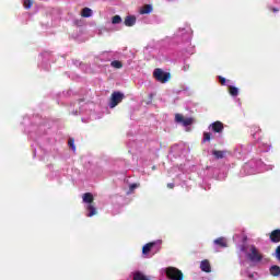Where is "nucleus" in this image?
Masks as SVG:
<instances>
[{
    "label": "nucleus",
    "instance_id": "obj_1",
    "mask_svg": "<svg viewBox=\"0 0 280 280\" xmlns=\"http://www.w3.org/2000/svg\"><path fill=\"white\" fill-rule=\"evenodd\" d=\"M165 275H166L167 279H170V280H183L184 279L183 271H180L176 267H167L165 269Z\"/></svg>",
    "mask_w": 280,
    "mask_h": 280
},
{
    "label": "nucleus",
    "instance_id": "obj_2",
    "mask_svg": "<svg viewBox=\"0 0 280 280\" xmlns=\"http://www.w3.org/2000/svg\"><path fill=\"white\" fill-rule=\"evenodd\" d=\"M153 78H155L158 82L165 84V82L172 78V74L170 72H164L163 69L158 68L153 71Z\"/></svg>",
    "mask_w": 280,
    "mask_h": 280
},
{
    "label": "nucleus",
    "instance_id": "obj_3",
    "mask_svg": "<svg viewBox=\"0 0 280 280\" xmlns=\"http://www.w3.org/2000/svg\"><path fill=\"white\" fill-rule=\"evenodd\" d=\"M124 93L121 92H113L109 101V108H115L117 105L121 104L124 102Z\"/></svg>",
    "mask_w": 280,
    "mask_h": 280
},
{
    "label": "nucleus",
    "instance_id": "obj_4",
    "mask_svg": "<svg viewBox=\"0 0 280 280\" xmlns=\"http://www.w3.org/2000/svg\"><path fill=\"white\" fill-rule=\"evenodd\" d=\"M161 244H163L162 241H154V242L147 243L142 247V255H149L152 248H155L156 253H159V250H161Z\"/></svg>",
    "mask_w": 280,
    "mask_h": 280
},
{
    "label": "nucleus",
    "instance_id": "obj_5",
    "mask_svg": "<svg viewBox=\"0 0 280 280\" xmlns=\"http://www.w3.org/2000/svg\"><path fill=\"white\" fill-rule=\"evenodd\" d=\"M250 253L247 255L249 261H261L264 259V256L257 250V247L255 245H250Z\"/></svg>",
    "mask_w": 280,
    "mask_h": 280
},
{
    "label": "nucleus",
    "instance_id": "obj_6",
    "mask_svg": "<svg viewBox=\"0 0 280 280\" xmlns=\"http://www.w3.org/2000/svg\"><path fill=\"white\" fill-rule=\"evenodd\" d=\"M175 121L177 124H183V126H191V124H194V119L185 118L182 114L175 115Z\"/></svg>",
    "mask_w": 280,
    "mask_h": 280
},
{
    "label": "nucleus",
    "instance_id": "obj_7",
    "mask_svg": "<svg viewBox=\"0 0 280 280\" xmlns=\"http://www.w3.org/2000/svg\"><path fill=\"white\" fill-rule=\"evenodd\" d=\"M210 128H212V132H223L224 131V124H222V121H214L210 125Z\"/></svg>",
    "mask_w": 280,
    "mask_h": 280
},
{
    "label": "nucleus",
    "instance_id": "obj_8",
    "mask_svg": "<svg viewBox=\"0 0 280 280\" xmlns=\"http://www.w3.org/2000/svg\"><path fill=\"white\" fill-rule=\"evenodd\" d=\"M269 240H270V242H272L273 244H279V242H280V230H273V231L269 234Z\"/></svg>",
    "mask_w": 280,
    "mask_h": 280
},
{
    "label": "nucleus",
    "instance_id": "obj_9",
    "mask_svg": "<svg viewBox=\"0 0 280 280\" xmlns=\"http://www.w3.org/2000/svg\"><path fill=\"white\" fill-rule=\"evenodd\" d=\"M132 280H150V277L143 273L142 271H133Z\"/></svg>",
    "mask_w": 280,
    "mask_h": 280
},
{
    "label": "nucleus",
    "instance_id": "obj_10",
    "mask_svg": "<svg viewBox=\"0 0 280 280\" xmlns=\"http://www.w3.org/2000/svg\"><path fill=\"white\" fill-rule=\"evenodd\" d=\"M213 244H215V246H219V248H228L229 247V243L226 242V240L224 237H219L215 238L213 241Z\"/></svg>",
    "mask_w": 280,
    "mask_h": 280
},
{
    "label": "nucleus",
    "instance_id": "obj_11",
    "mask_svg": "<svg viewBox=\"0 0 280 280\" xmlns=\"http://www.w3.org/2000/svg\"><path fill=\"white\" fill-rule=\"evenodd\" d=\"M86 211H89V213L86 214L88 218H93V215H97V208H95V203H89L86 206Z\"/></svg>",
    "mask_w": 280,
    "mask_h": 280
},
{
    "label": "nucleus",
    "instance_id": "obj_12",
    "mask_svg": "<svg viewBox=\"0 0 280 280\" xmlns=\"http://www.w3.org/2000/svg\"><path fill=\"white\" fill-rule=\"evenodd\" d=\"M137 23V18L135 15H128L125 18L126 27H132Z\"/></svg>",
    "mask_w": 280,
    "mask_h": 280
},
{
    "label": "nucleus",
    "instance_id": "obj_13",
    "mask_svg": "<svg viewBox=\"0 0 280 280\" xmlns=\"http://www.w3.org/2000/svg\"><path fill=\"white\" fill-rule=\"evenodd\" d=\"M82 198H83V202H85V205H93L94 200H95V198L93 197V194H91V192L83 194Z\"/></svg>",
    "mask_w": 280,
    "mask_h": 280
},
{
    "label": "nucleus",
    "instance_id": "obj_14",
    "mask_svg": "<svg viewBox=\"0 0 280 280\" xmlns=\"http://www.w3.org/2000/svg\"><path fill=\"white\" fill-rule=\"evenodd\" d=\"M200 269L202 270V272H211V264L209 262V260H202L200 264Z\"/></svg>",
    "mask_w": 280,
    "mask_h": 280
},
{
    "label": "nucleus",
    "instance_id": "obj_15",
    "mask_svg": "<svg viewBox=\"0 0 280 280\" xmlns=\"http://www.w3.org/2000/svg\"><path fill=\"white\" fill-rule=\"evenodd\" d=\"M269 272L271 277H280V267L278 265H273L269 268Z\"/></svg>",
    "mask_w": 280,
    "mask_h": 280
},
{
    "label": "nucleus",
    "instance_id": "obj_16",
    "mask_svg": "<svg viewBox=\"0 0 280 280\" xmlns=\"http://www.w3.org/2000/svg\"><path fill=\"white\" fill-rule=\"evenodd\" d=\"M212 155H213L214 159H217V160L224 159V156H226V151L213 150V151H212Z\"/></svg>",
    "mask_w": 280,
    "mask_h": 280
},
{
    "label": "nucleus",
    "instance_id": "obj_17",
    "mask_svg": "<svg viewBox=\"0 0 280 280\" xmlns=\"http://www.w3.org/2000/svg\"><path fill=\"white\" fill-rule=\"evenodd\" d=\"M92 15H93V11L89 8H84L81 12V16H83V19H89Z\"/></svg>",
    "mask_w": 280,
    "mask_h": 280
},
{
    "label": "nucleus",
    "instance_id": "obj_18",
    "mask_svg": "<svg viewBox=\"0 0 280 280\" xmlns=\"http://www.w3.org/2000/svg\"><path fill=\"white\" fill-rule=\"evenodd\" d=\"M229 93L230 95H232V97H237V95L240 94V90L233 85H231L229 88Z\"/></svg>",
    "mask_w": 280,
    "mask_h": 280
},
{
    "label": "nucleus",
    "instance_id": "obj_19",
    "mask_svg": "<svg viewBox=\"0 0 280 280\" xmlns=\"http://www.w3.org/2000/svg\"><path fill=\"white\" fill-rule=\"evenodd\" d=\"M25 10H30L34 5V0H23Z\"/></svg>",
    "mask_w": 280,
    "mask_h": 280
},
{
    "label": "nucleus",
    "instance_id": "obj_20",
    "mask_svg": "<svg viewBox=\"0 0 280 280\" xmlns=\"http://www.w3.org/2000/svg\"><path fill=\"white\" fill-rule=\"evenodd\" d=\"M150 12H152V7L150 4H145L140 11L142 14H150Z\"/></svg>",
    "mask_w": 280,
    "mask_h": 280
},
{
    "label": "nucleus",
    "instance_id": "obj_21",
    "mask_svg": "<svg viewBox=\"0 0 280 280\" xmlns=\"http://www.w3.org/2000/svg\"><path fill=\"white\" fill-rule=\"evenodd\" d=\"M112 67H114V69H121L124 67V63H121V61L119 60H114L110 63Z\"/></svg>",
    "mask_w": 280,
    "mask_h": 280
},
{
    "label": "nucleus",
    "instance_id": "obj_22",
    "mask_svg": "<svg viewBox=\"0 0 280 280\" xmlns=\"http://www.w3.org/2000/svg\"><path fill=\"white\" fill-rule=\"evenodd\" d=\"M113 25H118V23H121V16L119 15H114L112 19Z\"/></svg>",
    "mask_w": 280,
    "mask_h": 280
},
{
    "label": "nucleus",
    "instance_id": "obj_23",
    "mask_svg": "<svg viewBox=\"0 0 280 280\" xmlns=\"http://www.w3.org/2000/svg\"><path fill=\"white\" fill-rule=\"evenodd\" d=\"M207 141H211V132H203L202 143H207Z\"/></svg>",
    "mask_w": 280,
    "mask_h": 280
},
{
    "label": "nucleus",
    "instance_id": "obj_24",
    "mask_svg": "<svg viewBox=\"0 0 280 280\" xmlns=\"http://www.w3.org/2000/svg\"><path fill=\"white\" fill-rule=\"evenodd\" d=\"M68 144L71 148V150L75 151V140L69 139Z\"/></svg>",
    "mask_w": 280,
    "mask_h": 280
},
{
    "label": "nucleus",
    "instance_id": "obj_25",
    "mask_svg": "<svg viewBox=\"0 0 280 280\" xmlns=\"http://www.w3.org/2000/svg\"><path fill=\"white\" fill-rule=\"evenodd\" d=\"M219 81H220V84H222V86H224V84H226V79L223 77H219Z\"/></svg>",
    "mask_w": 280,
    "mask_h": 280
},
{
    "label": "nucleus",
    "instance_id": "obj_26",
    "mask_svg": "<svg viewBox=\"0 0 280 280\" xmlns=\"http://www.w3.org/2000/svg\"><path fill=\"white\" fill-rule=\"evenodd\" d=\"M167 187H168V189H174L175 185H174V183H168Z\"/></svg>",
    "mask_w": 280,
    "mask_h": 280
},
{
    "label": "nucleus",
    "instance_id": "obj_27",
    "mask_svg": "<svg viewBox=\"0 0 280 280\" xmlns=\"http://www.w3.org/2000/svg\"><path fill=\"white\" fill-rule=\"evenodd\" d=\"M133 189H137V184L130 185V191H132Z\"/></svg>",
    "mask_w": 280,
    "mask_h": 280
},
{
    "label": "nucleus",
    "instance_id": "obj_28",
    "mask_svg": "<svg viewBox=\"0 0 280 280\" xmlns=\"http://www.w3.org/2000/svg\"><path fill=\"white\" fill-rule=\"evenodd\" d=\"M270 11H271V12H279V9H277V8H270Z\"/></svg>",
    "mask_w": 280,
    "mask_h": 280
},
{
    "label": "nucleus",
    "instance_id": "obj_29",
    "mask_svg": "<svg viewBox=\"0 0 280 280\" xmlns=\"http://www.w3.org/2000/svg\"><path fill=\"white\" fill-rule=\"evenodd\" d=\"M255 278V273H249L248 275V279H254Z\"/></svg>",
    "mask_w": 280,
    "mask_h": 280
},
{
    "label": "nucleus",
    "instance_id": "obj_30",
    "mask_svg": "<svg viewBox=\"0 0 280 280\" xmlns=\"http://www.w3.org/2000/svg\"><path fill=\"white\" fill-rule=\"evenodd\" d=\"M188 69H189V65L184 66V71H188Z\"/></svg>",
    "mask_w": 280,
    "mask_h": 280
},
{
    "label": "nucleus",
    "instance_id": "obj_31",
    "mask_svg": "<svg viewBox=\"0 0 280 280\" xmlns=\"http://www.w3.org/2000/svg\"><path fill=\"white\" fill-rule=\"evenodd\" d=\"M152 170H156V166H152Z\"/></svg>",
    "mask_w": 280,
    "mask_h": 280
}]
</instances>
